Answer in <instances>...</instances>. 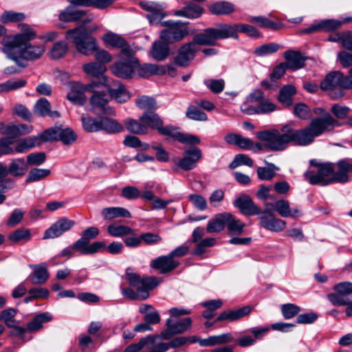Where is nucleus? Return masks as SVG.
<instances>
[{
  "label": "nucleus",
  "mask_w": 352,
  "mask_h": 352,
  "mask_svg": "<svg viewBox=\"0 0 352 352\" xmlns=\"http://www.w3.org/2000/svg\"><path fill=\"white\" fill-rule=\"evenodd\" d=\"M338 126V121L330 113H326L324 117L312 119L309 124L302 129H294L289 125H285L282 127L280 131L275 129H267L257 132L256 135L258 139L265 142L266 148L279 151L285 149L289 142H294L299 146L309 145L316 138Z\"/></svg>",
  "instance_id": "obj_1"
},
{
  "label": "nucleus",
  "mask_w": 352,
  "mask_h": 352,
  "mask_svg": "<svg viewBox=\"0 0 352 352\" xmlns=\"http://www.w3.org/2000/svg\"><path fill=\"white\" fill-rule=\"evenodd\" d=\"M59 19L64 22L80 21L82 23L81 25L65 32V38L74 44L78 52L88 56L97 49V41L90 36V34L96 31L98 26L91 25L88 28L85 27L86 24L93 20L91 15L87 14L83 10L68 6L60 13Z\"/></svg>",
  "instance_id": "obj_2"
},
{
  "label": "nucleus",
  "mask_w": 352,
  "mask_h": 352,
  "mask_svg": "<svg viewBox=\"0 0 352 352\" xmlns=\"http://www.w3.org/2000/svg\"><path fill=\"white\" fill-rule=\"evenodd\" d=\"M36 38V32L31 28L15 34L13 38L4 45L3 52L9 59L14 61L17 65L25 67L24 60H36L39 59L45 52V47L41 43H30Z\"/></svg>",
  "instance_id": "obj_3"
},
{
  "label": "nucleus",
  "mask_w": 352,
  "mask_h": 352,
  "mask_svg": "<svg viewBox=\"0 0 352 352\" xmlns=\"http://www.w3.org/2000/svg\"><path fill=\"white\" fill-rule=\"evenodd\" d=\"M244 33L252 38H258L260 32L252 25L246 23H217L214 28H206L195 35V41L202 45H214L218 39H237L238 33Z\"/></svg>",
  "instance_id": "obj_4"
},
{
  "label": "nucleus",
  "mask_w": 352,
  "mask_h": 352,
  "mask_svg": "<svg viewBox=\"0 0 352 352\" xmlns=\"http://www.w3.org/2000/svg\"><path fill=\"white\" fill-rule=\"evenodd\" d=\"M310 164L316 169L308 170L304 173L305 179L310 184L325 186L333 183H344L345 176L340 173L337 163H318L316 160H311Z\"/></svg>",
  "instance_id": "obj_5"
},
{
  "label": "nucleus",
  "mask_w": 352,
  "mask_h": 352,
  "mask_svg": "<svg viewBox=\"0 0 352 352\" xmlns=\"http://www.w3.org/2000/svg\"><path fill=\"white\" fill-rule=\"evenodd\" d=\"M341 77V72H331L327 74L320 82L321 89L327 91L332 99H340L344 96V89L342 85Z\"/></svg>",
  "instance_id": "obj_6"
},
{
  "label": "nucleus",
  "mask_w": 352,
  "mask_h": 352,
  "mask_svg": "<svg viewBox=\"0 0 352 352\" xmlns=\"http://www.w3.org/2000/svg\"><path fill=\"white\" fill-rule=\"evenodd\" d=\"M188 23H182L180 21L173 22L171 21H164L163 25L167 28L160 32V38L164 42L173 43L181 41L187 34L186 28L182 25Z\"/></svg>",
  "instance_id": "obj_7"
},
{
  "label": "nucleus",
  "mask_w": 352,
  "mask_h": 352,
  "mask_svg": "<svg viewBox=\"0 0 352 352\" xmlns=\"http://www.w3.org/2000/svg\"><path fill=\"white\" fill-rule=\"evenodd\" d=\"M41 138L45 142L60 140L65 144H71L76 140L77 135L69 128L54 127L42 133Z\"/></svg>",
  "instance_id": "obj_8"
},
{
  "label": "nucleus",
  "mask_w": 352,
  "mask_h": 352,
  "mask_svg": "<svg viewBox=\"0 0 352 352\" xmlns=\"http://www.w3.org/2000/svg\"><path fill=\"white\" fill-rule=\"evenodd\" d=\"M158 133L163 135L171 137L173 139L184 144L195 145L200 143V139L197 136L192 134L183 133L179 131L178 127L173 125H167L165 126L162 125Z\"/></svg>",
  "instance_id": "obj_9"
},
{
  "label": "nucleus",
  "mask_w": 352,
  "mask_h": 352,
  "mask_svg": "<svg viewBox=\"0 0 352 352\" xmlns=\"http://www.w3.org/2000/svg\"><path fill=\"white\" fill-rule=\"evenodd\" d=\"M201 156V151L197 147H193L186 150L182 158L174 159L173 162L181 169L190 170L197 166V164Z\"/></svg>",
  "instance_id": "obj_10"
},
{
  "label": "nucleus",
  "mask_w": 352,
  "mask_h": 352,
  "mask_svg": "<svg viewBox=\"0 0 352 352\" xmlns=\"http://www.w3.org/2000/svg\"><path fill=\"white\" fill-rule=\"evenodd\" d=\"M265 208L268 210H274L282 217L298 218L302 216V212L298 207L290 208L289 201L287 199H281L276 201L274 204L266 203Z\"/></svg>",
  "instance_id": "obj_11"
},
{
  "label": "nucleus",
  "mask_w": 352,
  "mask_h": 352,
  "mask_svg": "<svg viewBox=\"0 0 352 352\" xmlns=\"http://www.w3.org/2000/svg\"><path fill=\"white\" fill-rule=\"evenodd\" d=\"M259 220L260 226L271 232H279L286 228V221L276 218L273 213L266 208L259 214Z\"/></svg>",
  "instance_id": "obj_12"
},
{
  "label": "nucleus",
  "mask_w": 352,
  "mask_h": 352,
  "mask_svg": "<svg viewBox=\"0 0 352 352\" xmlns=\"http://www.w3.org/2000/svg\"><path fill=\"white\" fill-rule=\"evenodd\" d=\"M110 100L111 97L107 93L96 91L90 98V104L94 111H100L103 114L111 116L115 114V111L108 104Z\"/></svg>",
  "instance_id": "obj_13"
},
{
  "label": "nucleus",
  "mask_w": 352,
  "mask_h": 352,
  "mask_svg": "<svg viewBox=\"0 0 352 352\" xmlns=\"http://www.w3.org/2000/svg\"><path fill=\"white\" fill-rule=\"evenodd\" d=\"M74 225V221L67 218H61L45 230L43 239H47L58 237L64 232L69 230Z\"/></svg>",
  "instance_id": "obj_14"
},
{
  "label": "nucleus",
  "mask_w": 352,
  "mask_h": 352,
  "mask_svg": "<svg viewBox=\"0 0 352 352\" xmlns=\"http://www.w3.org/2000/svg\"><path fill=\"white\" fill-rule=\"evenodd\" d=\"M138 66V59H131L115 63L111 67V69L116 76L127 78L133 74L135 68Z\"/></svg>",
  "instance_id": "obj_15"
},
{
  "label": "nucleus",
  "mask_w": 352,
  "mask_h": 352,
  "mask_svg": "<svg viewBox=\"0 0 352 352\" xmlns=\"http://www.w3.org/2000/svg\"><path fill=\"white\" fill-rule=\"evenodd\" d=\"M197 44L201 45V43L195 41V36L192 42L182 45L179 50L178 55L175 58L177 64L180 66H186L189 61L194 58L195 53L198 50ZM201 45H203L201 44Z\"/></svg>",
  "instance_id": "obj_16"
},
{
  "label": "nucleus",
  "mask_w": 352,
  "mask_h": 352,
  "mask_svg": "<svg viewBox=\"0 0 352 352\" xmlns=\"http://www.w3.org/2000/svg\"><path fill=\"white\" fill-rule=\"evenodd\" d=\"M343 24L337 19H324L319 21L318 23L312 24L310 27L303 29L300 31L301 34H309L316 32H331L339 29Z\"/></svg>",
  "instance_id": "obj_17"
},
{
  "label": "nucleus",
  "mask_w": 352,
  "mask_h": 352,
  "mask_svg": "<svg viewBox=\"0 0 352 352\" xmlns=\"http://www.w3.org/2000/svg\"><path fill=\"white\" fill-rule=\"evenodd\" d=\"M179 265V261L171 258L168 254L152 260L150 265L152 268L159 270L161 274H166L175 270Z\"/></svg>",
  "instance_id": "obj_18"
},
{
  "label": "nucleus",
  "mask_w": 352,
  "mask_h": 352,
  "mask_svg": "<svg viewBox=\"0 0 352 352\" xmlns=\"http://www.w3.org/2000/svg\"><path fill=\"white\" fill-rule=\"evenodd\" d=\"M75 251L80 254H93L105 248V243L102 241H96L89 244L84 239L80 237L73 244Z\"/></svg>",
  "instance_id": "obj_19"
},
{
  "label": "nucleus",
  "mask_w": 352,
  "mask_h": 352,
  "mask_svg": "<svg viewBox=\"0 0 352 352\" xmlns=\"http://www.w3.org/2000/svg\"><path fill=\"white\" fill-rule=\"evenodd\" d=\"M235 207L238 208L244 215L251 216L260 214L261 211L252 199L248 196H243L237 198L234 203Z\"/></svg>",
  "instance_id": "obj_20"
},
{
  "label": "nucleus",
  "mask_w": 352,
  "mask_h": 352,
  "mask_svg": "<svg viewBox=\"0 0 352 352\" xmlns=\"http://www.w3.org/2000/svg\"><path fill=\"white\" fill-rule=\"evenodd\" d=\"M160 283V279L154 276L142 278L141 283L135 287L139 300L147 299L149 296V291L157 287Z\"/></svg>",
  "instance_id": "obj_21"
},
{
  "label": "nucleus",
  "mask_w": 352,
  "mask_h": 352,
  "mask_svg": "<svg viewBox=\"0 0 352 352\" xmlns=\"http://www.w3.org/2000/svg\"><path fill=\"white\" fill-rule=\"evenodd\" d=\"M44 142L41 138V133L38 136H28L25 138L19 140L14 147L15 153H24L30 149L38 146Z\"/></svg>",
  "instance_id": "obj_22"
},
{
  "label": "nucleus",
  "mask_w": 352,
  "mask_h": 352,
  "mask_svg": "<svg viewBox=\"0 0 352 352\" xmlns=\"http://www.w3.org/2000/svg\"><path fill=\"white\" fill-rule=\"evenodd\" d=\"M30 267L33 270L32 273L30 276L32 283L43 285L48 280L50 273L45 263H41L38 265L32 264L30 265Z\"/></svg>",
  "instance_id": "obj_23"
},
{
  "label": "nucleus",
  "mask_w": 352,
  "mask_h": 352,
  "mask_svg": "<svg viewBox=\"0 0 352 352\" xmlns=\"http://www.w3.org/2000/svg\"><path fill=\"white\" fill-rule=\"evenodd\" d=\"M185 6L182 8L175 10L173 15L179 17H185L190 19H195L200 17L204 12V9L201 6L191 3H183Z\"/></svg>",
  "instance_id": "obj_24"
},
{
  "label": "nucleus",
  "mask_w": 352,
  "mask_h": 352,
  "mask_svg": "<svg viewBox=\"0 0 352 352\" xmlns=\"http://www.w3.org/2000/svg\"><path fill=\"white\" fill-rule=\"evenodd\" d=\"M107 68L104 65L98 63H89L83 65L84 72L89 76L95 77L99 80V83L104 84L107 82L104 76Z\"/></svg>",
  "instance_id": "obj_25"
},
{
  "label": "nucleus",
  "mask_w": 352,
  "mask_h": 352,
  "mask_svg": "<svg viewBox=\"0 0 352 352\" xmlns=\"http://www.w3.org/2000/svg\"><path fill=\"white\" fill-rule=\"evenodd\" d=\"M284 57L286 60V66L288 69L297 70L305 65V58L302 55L298 52L292 50L286 51L284 53Z\"/></svg>",
  "instance_id": "obj_26"
},
{
  "label": "nucleus",
  "mask_w": 352,
  "mask_h": 352,
  "mask_svg": "<svg viewBox=\"0 0 352 352\" xmlns=\"http://www.w3.org/2000/svg\"><path fill=\"white\" fill-rule=\"evenodd\" d=\"M139 120L144 126H146L147 129L150 128L159 131L160 129L163 125V120L154 111L144 112L140 117Z\"/></svg>",
  "instance_id": "obj_27"
},
{
  "label": "nucleus",
  "mask_w": 352,
  "mask_h": 352,
  "mask_svg": "<svg viewBox=\"0 0 352 352\" xmlns=\"http://www.w3.org/2000/svg\"><path fill=\"white\" fill-rule=\"evenodd\" d=\"M252 308L250 306H245L237 310H229L221 313L217 318V321L229 320L234 321L240 319L245 316H248L251 312Z\"/></svg>",
  "instance_id": "obj_28"
},
{
  "label": "nucleus",
  "mask_w": 352,
  "mask_h": 352,
  "mask_svg": "<svg viewBox=\"0 0 352 352\" xmlns=\"http://www.w3.org/2000/svg\"><path fill=\"white\" fill-rule=\"evenodd\" d=\"M8 174L14 177H22L28 171V164L23 157L12 159L7 168Z\"/></svg>",
  "instance_id": "obj_29"
},
{
  "label": "nucleus",
  "mask_w": 352,
  "mask_h": 352,
  "mask_svg": "<svg viewBox=\"0 0 352 352\" xmlns=\"http://www.w3.org/2000/svg\"><path fill=\"white\" fill-rule=\"evenodd\" d=\"M228 212L219 213L210 219L206 226V230L209 233L219 232L222 231L226 226Z\"/></svg>",
  "instance_id": "obj_30"
},
{
  "label": "nucleus",
  "mask_w": 352,
  "mask_h": 352,
  "mask_svg": "<svg viewBox=\"0 0 352 352\" xmlns=\"http://www.w3.org/2000/svg\"><path fill=\"white\" fill-rule=\"evenodd\" d=\"M85 89L79 83L72 85L70 91L67 94V99L76 105L82 106L86 102L84 94Z\"/></svg>",
  "instance_id": "obj_31"
},
{
  "label": "nucleus",
  "mask_w": 352,
  "mask_h": 352,
  "mask_svg": "<svg viewBox=\"0 0 352 352\" xmlns=\"http://www.w3.org/2000/svg\"><path fill=\"white\" fill-rule=\"evenodd\" d=\"M100 130L109 134H116L124 131V126L118 120L108 118L100 117Z\"/></svg>",
  "instance_id": "obj_32"
},
{
  "label": "nucleus",
  "mask_w": 352,
  "mask_h": 352,
  "mask_svg": "<svg viewBox=\"0 0 352 352\" xmlns=\"http://www.w3.org/2000/svg\"><path fill=\"white\" fill-rule=\"evenodd\" d=\"M52 320V316L49 312H43L35 316L33 319L27 324V329L30 331H38L43 328V324Z\"/></svg>",
  "instance_id": "obj_33"
},
{
  "label": "nucleus",
  "mask_w": 352,
  "mask_h": 352,
  "mask_svg": "<svg viewBox=\"0 0 352 352\" xmlns=\"http://www.w3.org/2000/svg\"><path fill=\"white\" fill-rule=\"evenodd\" d=\"M276 109V105L269 100H263L256 107H250L242 110L248 114H265L274 111Z\"/></svg>",
  "instance_id": "obj_34"
},
{
  "label": "nucleus",
  "mask_w": 352,
  "mask_h": 352,
  "mask_svg": "<svg viewBox=\"0 0 352 352\" xmlns=\"http://www.w3.org/2000/svg\"><path fill=\"white\" fill-rule=\"evenodd\" d=\"M101 214L104 219L111 220L117 217H131V213L122 207H108L102 209Z\"/></svg>",
  "instance_id": "obj_35"
},
{
  "label": "nucleus",
  "mask_w": 352,
  "mask_h": 352,
  "mask_svg": "<svg viewBox=\"0 0 352 352\" xmlns=\"http://www.w3.org/2000/svg\"><path fill=\"white\" fill-rule=\"evenodd\" d=\"M210 12L215 15H227L234 11L233 4L228 1H218L210 5Z\"/></svg>",
  "instance_id": "obj_36"
},
{
  "label": "nucleus",
  "mask_w": 352,
  "mask_h": 352,
  "mask_svg": "<svg viewBox=\"0 0 352 352\" xmlns=\"http://www.w3.org/2000/svg\"><path fill=\"white\" fill-rule=\"evenodd\" d=\"M227 217L226 226L228 231L230 235H241L243 232L245 224L234 217V216L228 212Z\"/></svg>",
  "instance_id": "obj_37"
},
{
  "label": "nucleus",
  "mask_w": 352,
  "mask_h": 352,
  "mask_svg": "<svg viewBox=\"0 0 352 352\" xmlns=\"http://www.w3.org/2000/svg\"><path fill=\"white\" fill-rule=\"evenodd\" d=\"M124 126L128 131L136 135H145L148 133L146 126L139 120L133 118H126L124 122Z\"/></svg>",
  "instance_id": "obj_38"
},
{
  "label": "nucleus",
  "mask_w": 352,
  "mask_h": 352,
  "mask_svg": "<svg viewBox=\"0 0 352 352\" xmlns=\"http://www.w3.org/2000/svg\"><path fill=\"white\" fill-rule=\"evenodd\" d=\"M169 47L166 43L157 41L153 44L151 51V56L157 60L165 59L169 54Z\"/></svg>",
  "instance_id": "obj_39"
},
{
  "label": "nucleus",
  "mask_w": 352,
  "mask_h": 352,
  "mask_svg": "<svg viewBox=\"0 0 352 352\" xmlns=\"http://www.w3.org/2000/svg\"><path fill=\"white\" fill-rule=\"evenodd\" d=\"M104 44L113 48H120L126 44L125 39L120 34L111 31L107 32L102 37Z\"/></svg>",
  "instance_id": "obj_40"
},
{
  "label": "nucleus",
  "mask_w": 352,
  "mask_h": 352,
  "mask_svg": "<svg viewBox=\"0 0 352 352\" xmlns=\"http://www.w3.org/2000/svg\"><path fill=\"white\" fill-rule=\"evenodd\" d=\"M139 74L142 77H148L152 75L165 74L166 72L164 66L155 64H144L139 67Z\"/></svg>",
  "instance_id": "obj_41"
},
{
  "label": "nucleus",
  "mask_w": 352,
  "mask_h": 352,
  "mask_svg": "<svg viewBox=\"0 0 352 352\" xmlns=\"http://www.w3.org/2000/svg\"><path fill=\"white\" fill-rule=\"evenodd\" d=\"M108 91L111 99H114L120 103L125 102L131 97L129 91L122 84H119L118 87L116 89L109 88Z\"/></svg>",
  "instance_id": "obj_42"
},
{
  "label": "nucleus",
  "mask_w": 352,
  "mask_h": 352,
  "mask_svg": "<svg viewBox=\"0 0 352 352\" xmlns=\"http://www.w3.org/2000/svg\"><path fill=\"white\" fill-rule=\"evenodd\" d=\"M31 236V232L29 229L21 228L10 233L8 236V239L14 243H23L30 241Z\"/></svg>",
  "instance_id": "obj_43"
},
{
  "label": "nucleus",
  "mask_w": 352,
  "mask_h": 352,
  "mask_svg": "<svg viewBox=\"0 0 352 352\" xmlns=\"http://www.w3.org/2000/svg\"><path fill=\"white\" fill-rule=\"evenodd\" d=\"M296 92V88L293 85H289L283 87L279 92V102L287 107L290 106L292 104V96Z\"/></svg>",
  "instance_id": "obj_44"
},
{
  "label": "nucleus",
  "mask_w": 352,
  "mask_h": 352,
  "mask_svg": "<svg viewBox=\"0 0 352 352\" xmlns=\"http://www.w3.org/2000/svg\"><path fill=\"white\" fill-rule=\"evenodd\" d=\"M136 106L142 110L153 111L157 109V102L155 98L148 96H141L135 102Z\"/></svg>",
  "instance_id": "obj_45"
},
{
  "label": "nucleus",
  "mask_w": 352,
  "mask_h": 352,
  "mask_svg": "<svg viewBox=\"0 0 352 352\" xmlns=\"http://www.w3.org/2000/svg\"><path fill=\"white\" fill-rule=\"evenodd\" d=\"M51 173L50 169L47 168H32L25 179L26 183H32L41 181L47 177Z\"/></svg>",
  "instance_id": "obj_46"
},
{
  "label": "nucleus",
  "mask_w": 352,
  "mask_h": 352,
  "mask_svg": "<svg viewBox=\"0 0 352 352\" xmlns=\"http://www.w3.org/2000/svg\"><path fill=\"white\" fill-rule=\"evenodd\" d=\"M68 51V45L64 41H58L54 43L49 52L50 58L54 60L63 57Z\"/></svg>",
  "instance_id": "obj_47"
},
{
  "label": "nucleus",
  "mask_w": 352,
  "mask_h": 352,
  "mask_svg": "<svg viewBox=\"0 0 352 352\" xmlns=\"http://www.w3.org/2000/svg\"><path fill=\"white\" fill-rule=\"evenodd\" d=\"M266 167H258L257 168V175L261 180H271L275 175V172L279 168L274 164L267 163Z\"/></svg>",
  "instance_id": "obj_48"
},
{
  "label": "nucleus",
  "mask_w": 352,
  "mask_h": 352,
  "mask_svg": "<svg viewBox=\"0 0 352 352\" xmlns=\"http://www.w3.org/2000/svg\"><path fill=\"white\" fill-rule=\"evenodd\" d=\"M83 128L88 132H96L100 131V118H94L90 116H82L81 117Z\"/></svg>",
  "instance_id": "obj_49"
},
{
  "label": "nucleus",
  "mask_w": 352,
  "mask_h": 352,
  "mask_svg": "<svg viewBox=\"0 0 352 352\" xmlns=\"http://www.w3.org/2000/svg\"><path fill=\"white\" fill-rule=\"evenodd\" d=\"M108 233L115 237H122L132 234L133 230L126 226L111 224L107 227Z\"/></svg>",
  "instance_id": "obj_50"
},
{
  "label": "nucleus",
  "mask_w": 352,
  "mask_h": 352,
  "mask_svg": "<svg viewBox=\"0 0 352 352\" xmlns=\"http://www.w3.org/2000/svg\"><path fill=\"white\" fill-rule=\"evenodd\" d=\"M186 116L190 120L196 121H206L208 120L207 114L201 111L197 106L190 104L187 107Z\"/></svg>",
  "instance_id": "obj_51"
},
{
  "label": "nucleus",
  "mask_w": 352,
  "mask_h": 352,
  "mask_svg": "<svg viewBox=\"0 0 352 352\" xmlns=\"http://www.w3.org/2000/svg\"><path fill=\"white\" fill-rule=\"evenodd\" d=\"M13 144L14 140L11 138L6 137L0 138V157L3 155L15 154Z\"/></svg>",
  "instance_id": "obj_52"
},
{
  "label": "nucleus",
  "mask_w": 352,
  "mask_h": 352,
  "mask_svg": "<svg viewBox=\"0 0 352 352\" xmlns=\"http://www.w3.org/2000/svg\"><path fill=\"white\" fill-rule=\"evenodd\" d=\"M26 80L23 79L9 80L0 84V93L8 92L12 90L17 89L24 87L26 85Z\"/></svg>",
  "instance_id": "obj_53"
},
{
  "label": "nucleus",
  "mask_w": 352,
  "mask_h": 352,
  "mask_svg": "<svg viewBox=\"0 0 352 352\" xmlns=\"http://www.w3.org/2000/svg\"><path fill=\"white\" fill-rule=\"evenodd\" d=\"M51 108L50 103L46 98L39 99L34 105V112L39 116H46Z\"/></svg>",
  "instance_id": "obj_54"
},
{
  "label": "nucleus",
  "mask_w": 352,
  "mask_h": 352,
  "mask_svg": "<svg viewBox=\"0 0 352 352\" xmlns=\"http://www.w3.org/2000/svg\"><path fill=\"white\" fill-rule=\"evenodd\" d=\"M238 146L244 150L260 151L263 149L261 144L254 143L251 139L241 135Z\"/></svg>",
  "instance_id": "obj_55"
},
{
  "label": "nucleus",
  "mask_w": 352,
  "mask_h": 352,
  "mask_svg": "<svg viewBox=\"0 0 352 352\" xmlns=\"http://www.w3.org/2000/svg\"><path fill=\"white\" fill-rule=\"evenodd\" d=\"M26 157L28 166H38L46 161V154L43 152L32 153L28 155Z\"/></svg>",
  "instance_id": "obj_56"
},
{
  "label": "nucleus",
  "mask_w": 352,
  "mask_h": 352,
  "mask_svg": "<svg viewBox=\"0 0 352 352\" xmlns=\"http://www.w3.org/2000/svg\"><path fill=\"white\" fill-rule=\"evenodd\" d=\"M241 165L251 167L253 166V160L247 155L237 154L235 155L233 161L230 164L229 167L231 169H234Z\"/></svg>",
  "instance_id": "obj_57"
},
{
  "label": "nucleus",
  "mask_w": 352,
  "mask_h": 352,
  "mask_svg": "<svg viewBox=\"0 0 352 352\" xmlns=\"http://www.w3.org/2000/svg\"><path fill=\"white\" fill-rule=\"evenodd\" d=\"M204 85L213 93H221L225 86V82L223 79H206L204 81Z\"/></svg>",
  "instance_id": "obj_58"
},
{
  "label": "nucleus",
  "mask_w": 352,
  "mask_h": 352,
  "mask_svg": "<svg viewBox=\"0 0 352 352\" xmlns=\"http://www.w3.org/2000/svg\"><path fill=\"white\" fill-rule=\"evenodd\" d=\"M300 307L292 303L284 304L281 306V312L285 319H291L298 314Z\"/></svg>",
  "instance_id": "obj_59"
},
{
  "label": "nucleus",
  "mask_w": 352,
  "mask_h": 352,
  "mask_svg": "<svg viewBox=\"0 0 352 352\" xmlns=\"http://www.w3.org/2000/svg\"><path fill=\"white\" fill-rule=\"evenodd\" d=\"M25 15L22 12H14L12 11L4 12L1 16V21L4 23L10 22H18L23 21Z\"/></svg>",
  "instance_id": "obj_60"
},
{
  "label": "nucleus",
  "mask_w": 352,
  "mask_h": 352,
  "mask_svg": "<svg viewBox=\"0 0 352 352\" xmlns=\"http://www.w3.org/2000/svg\"><path fill=\"white\" fill-rule=\"evenodd\" d=\"M279 49V45L277 43H269L263 45L254 50V54L258 56H263L277 52Z\"/></svg>",
  "instance_id": "obj_61"
},
{
  "label": "nucleus",
  "mask_w": 352,
  "mask_h": 352,
  "mask_svg": "<svg viewBox=\"0 0 352 352\" xmlns=\"http://www.w3.org/2000/svg\"><path fill=\"white\" fill-rule=\"evenodd\" d=\"M155 344V338L151 336H147L140 340L138 343L131 344L128 346L124 352H138L141 350L144 345L147 343Z\"/></svg>",
  "instance_id": "obj_62"
},
{
  "label": "nucleus",
  "mask_w": 352,
  "mask_h": 352,
  "mask_svg": "<svg viewBox=\"0 0 352 352\" xmlns=\"http://www.w3.org/2000/svg\"><path fill=\"white\" fill-rule=\"evenodd\" d=\"M327 298L333 305L337 306L348 305L351 301L348 296H345L343 294L340 292L329 294H328Z\"/></svg>",
  "instance_id": "obj_63"
},
{
  "label": "nucleus",
  "mask_w": 352,
  "mask_h": 352,
  "mask_svg": "<svg viewBox=\"0 0 352 352\" xmlns=\"http://www.w3.org/2000/svg\"><path fill=\"white\" fill-rule=\"evenodd\" d=\"M337 168L340 169V173L345 176L344 183L349 180L348 173L352 172V160L344 159L337 162Z\"/></svg>",
  "instance_id": "obj_64"
}]
</instances>
